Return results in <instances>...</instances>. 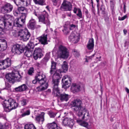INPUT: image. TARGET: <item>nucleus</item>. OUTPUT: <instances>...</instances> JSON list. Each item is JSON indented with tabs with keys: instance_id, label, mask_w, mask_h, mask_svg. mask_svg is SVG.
I'll return each mask as SVG.
<instances>
[{
	"instance_id": "nucleus-1",
	"label": "nucleus",
	"mask_w": 129,
	"mask_h": 129,
	"mask_svg": "<svg viewBox=\"0 0 129 129\" xmlns=\"http://www.w3.org/2000/svg\"><path fill=\"white\" fill-rule=\"evenodd\" d=\"M56 63L54 61L51 62V70L50 73L52 74L55 72L54 74L52 80V85L53 86L52 93L56 96H59L60 100L62 101L67 102L70 98V95L65 93H60L58 87L59 80L61 78L60 74L61 72L60 70H56Z\"/></svg>"
},
{
	"instance_id": "nucleus-2",
	"label": "nucleus",
	"mask_w": 129,
	"mask_h": 129,
	"mask_svg": "<svg viewBox=\"0 0 129 129\" xmlns=\"http://www.w3.org/2000/svg\"><path fill=\"white\" fill-rule=\"evenodd\" d=\"M82 105L81 101L79 99L74 100L71 103V108L74 111L78 112L77 114L79 116L82 114L83 108Z\"/></svg>"
},
{
	"instance_id": "nucleus-3",
	"label": "nucleus",
	"mask_w": 129,
	"mask_h": 129,
	"mask_svg": "<svg viewBox=\"0 0 129 129\" xmlns=\"http://www.w3.org/2000/svg\"><path fill=\"white\" fill-rule=\"evenodd\" d=\"M2 104L4 107L8 109L9 111L12 109H16L18 105L15 100L12 99L5 100L2 102Z\"/></svg>"
},
{
	"instance_id": "nucleus-4",
	"label": "nucleus",
	"mask_w": 129,
	"mask_h": 129,
	"mask_svg": "<svg viewBox=\"0 0 129 129\" xmlns=\"http://www.w3.org/2000/svg\"><path fill=\"white\" fill-rule=\"evenodd\" d=\"M6 78L10 82L14 83L16 81H20L21 80L22 77L19 74V72L17 71L15 73L6 74Z\"/></svg>"
},
{
	"instance_id": "nucleus-5",
	"label": "nucleus",
	"mask_w": 129,
	"mask_h": 129,
	"mask_svg": "<svg viewBox=\"0 0 129 129\" xmlns=\"http://www.w3.org/2000/svg\"><path fill=\"white\" fill-rule=\"evenodd\" d=\"M57 54L59 58L63 59L67 58L69 56V50L65 47L60 45L58 47Z\"/></svg>"
},
{
	"instance_id": "nucleus-6",
	"label": "nucleus",
	"mask_w": 129,
	"mask_h": 129,
	"mask_svg": "<svg viewBox=\"0 0 129 129\" xmlns=\"http://www.w3.org/2000/svg\"><path fill=\"white\" fill-rule=\"evenodd\" d=\"M48 17V13L46 11H44L38 17L39 22L45 24L47 27H49L50 24V22Z\"/></svg>"
},
{
	"instance_id": "nucleus-7",
	"label": "nucleus",
	"mask_w": 129,
	"mask_h": 129,
	"mask_svg": "<svg viewBox=\"0 0 129 129\" xmlns=\"http://www.w3.org/2000/svg\"><path fill=\"white\" fill-rule=\"evenodd\" d=\"M22 15L20 18H16L13 22L14 25L17 27H21L25 22L26 18L27 16L26 13H21Z\"/></svg>"
},
{
	"instance_id": "nucleus-8",
	"label": "nucleus",
	"mask_w": 129,
	"mask_h": 129,
	"mask_svg": "<svg viewBox=\"0 0 129 129\" xmlns=\"http://www.w3.org/2000/svg\"><path fill=\"white\" fill-rule=\"evenodd\" d=\"M18 35L24 41H26L29 39L30 36V34L27 29H20L18 31Z\"/></svg>"
},
{
	"instance_id": "nucleus-9",
	"label": "nucleus",
	"mask_w": 129,
	"mask_h": 129,
	"mask_svg": "<svg viewBox=\"0 0 129 129\" xmlns=\"http://www.w3.org/2000/svg\"><path fill=\"white\" fill-rule=\"evenodd\" d=\"M24 51V49L21 46L18 44L14 45L12 48V52L14 54H20Z\"/></svg>"
},
{
	"instance_id": "nucleus-10",
	"label": "nucleus",
	"mask_w": 129,
	"mask_h": 129,
	"mask_svg": "<svg viewBox=\"0 0 129 129\" xmlns=\"http://www.w3.org/2000/svg\"><path fill=\"white\" fill-rule=\"evenodd\" d=\"M13 7L9 3H7L2 7L1 11L4 14L9 13L13 10Z\"/></svg>"
},
{
	"instance_id": "nucleus-11",
	"label": "nucleus",
	"mask_w": 129,
	"mask_h": 129,
	"mask_svg": "<svg viewBox=\"0 0 129 129\" xmlns=\"http://www.w3.org/2000/svg\"><path fill=\"white\" fill-rule=\"evenodd\" d=\"M80 35L76 31L72 32L69 37L70 41L74 43H77L80 39Z\"/></svg>"
},
{
	"instance_id": "nucleus-12",
	"label": "nucleus",
	"mask_w": 129,
	"mask_h": 129,
	"mask_svg": "<svg viewBox=\"0 0 129 129\" xmlns=\"http://www.w3.org/2000/svg\"><path fill=\"white\" fill-rule=\"evenodd\" d=\"M35 79L37 81V82L41 84L46 83L45 76L42 73H39L37 74L35 77Z\"/></svg>"
},
{
	"instance_id": "nucleus-13",
	"label": "nucleus",
	"mask_w": 129,
	"mask_h": 129,
	"mask_svg": "<svg viewBox=\"0 0 129 129\" xmlns=\"http://www.w3.org/2000/svg\"><path fill=\"white\" fill-rule=\"evenodd\" d=\"M72 5L69 2L64 1L60 7L61 9L63 11H70L72 8Z\"/></svg>"
},
{
	"instance_id": "nucleus-14",
	"label": "nucleus",
	"mask_w": 129,
	"mask_h": 129,
	"mask_svg": "<svg viewBox=\"0 0 129 129\" xmlns=\"http://www.w3.org/2000/svg\"><path fill=\"white\" fill-rule=\"evenodd\" d=\"M33 56L34 58L37 60L38 58H41L43 56L42 50L40 48L38 47L35 49Z\"/></svg>"
},
{
	"instance_id": "nucleus-15",
	"label": "nucleus",
	"mask_w": 129,
	"mask_h": 129,
	"mask_svg": "<svg viewBox=\"0 0 129 129\" xmlns=\"http://www.w3.org/2000/svg\"><path fill=\"white\" fill-rule=\"evenodd\" d=\"M71 78L68 75H66L64 76L62 80L63 83V86H66L67 87H69L71 83Z\"/></svg>"
},
{
	"instance_id": "nucleus-16",
	"label": "nucleus",
	"mask_w": 129,
	"mask_h": 129,
	"mask_svg": "<svg viewBox=\"0 0 129 129\" xmlns=\"http://www.w3.org/2000/svg\"><path fill=\"white\" fill-rule=\"evenodd\" d=\"M62 124L64 126L67 125L71 127L74 125V123L73 119L70 118H66L63 120Z\"/></svg>"
},
{
	"instance_id": "nucleus-17",
	"label": "nucleus",
	"mask_w": 129,
	"mask_h": 129,
	"mask_svg": "<svg viewBox=\"0 0 129 129\" xmlns=\"http://www.w3.org/2000/svg\"><path fill=\"white\" fill-rule=\"evenodd\" d=\"M81 89L80 84L76 83H73L71 87V90L74 93L80 91Z\"/></svg>"
},
{
	"instance_id": "nucleus-18",
	"label": "nucleus",
	"mask_w": 129,
	"mask_h": 129,
	"mask_svg": "<svg viewBox=\"0 0 129 129\" xmlns=\"http://www.w3.org/2000/svg\"><path fill=\"white\" fill-rule=\"evenodd\" d=\"M45 113L42 112L41 114L39 115H37L35 118V120L37 122L41 124H42L44 120Z\"/></svg>"
},
{
	"instance_id": "nucleus-19",
	"label": "nucleus",
	"mask_w": 129,
	"mask_h": 129,
	"mask_svg": "<svg viewBox=\"0 0 129 129\" xmlns=\"http://www.w3.org/2000/svg\"><path fill=\"white\" fill-rule=\"evenodd\" d=\"M2 61L4 69L8 68L11 65V59L9 58L2 60Z\"/></svg>"
},
{
	"instance_id": "nucleus-20",
	"label": "nucleus",
	"mask_w": 129,
	"mask_h": 129,
	"mask_svg": "<svg viewBox=\"0 0 129 129\" xmlns=\"http://www.w3.org/2000/svg\"><path fill=\"white\" fill-rule=\"evenodd\" d=\"M39 42L42 44L45 45L47 44V35H42L38 38Z\"/></svg>"
},
{
	"instance_id": "nucleus-21",
	"label": "nucleus",
	"mask_w": 129,
	"mask_h": 129,
	"mask_svg": "<svg viewBox=\"0 0 129 129\" xmlns=\"http://www.w3.org/2000/svg\"><path fill=\"white\" fill-rule=\"evenodd\" d=\"M13 21H11L5 22L4 23L5 26V29L7 30H13V26L12 25L13 23Z\"/></svg>"
},
{
	"instance_id": "nucleus-22",
	"label": "nucleus",
	"mask_w": 129,
	"mask_h": 129,
	"mask_svg": "<svg viewBox=\"0 0 129 129\" xmlns=\"http://www.w3.org/2000/svg\"><path fill=\"white\" fill-rule=\"evenodd\" d=\"M23 113L21 114L22 117H24L26 115H29L30 113V110L29 107H26L22 109L21 111Z\"/></svg>"
},
{
	"instance_id": "nucleus-23",
	"label": "nucleus",
	"mask_w": 129,
	"mask_h": 129,
	"mask_svg": "<svg viewBox=\"0 0 129 129\" xmlns=\"http://www.w3.org/2000/svg\"><path fill=\"white\" fill-rule=\"evenodd\" d=\"M94 40L92 38L89 39L87 45V47L89 50H93L94 47Z\"/></svg>"
},
{
	"instance_id": "nucleus-24",
	"label": "nucleus",
	"mask_w": 129,
	"mask_h": 129,
	"mask_svg": "<svg viewBox=\"0 0 129 129\" xmlns=\"http://www.w3.org/2000/svg\"><path fill=\"white\" fill-rule=\"evenodd\" d=\"M47 126L48 129H62L60 127L58 126L55 122L47 124Z\"/></svg>"
},
{
	"instance_id": "nucleus-25",
	"label": "nucleus",
	"mask_w": 129,
	"mask_h": 129,
	"mask_svg": "<svg viewBox=\"0 0 129 129\" xmlns=\"http://www.w3.org/2000/svg\"><path fill=\"white\" fill-rule=\"evenodd\" d=\"M36 25V21L35 20L32 19L29 20L27 25L28 27L34 29Z\"/></svg>"
},
{
	"instance_id": "nucleus-26",
	"label": "nucleus",
	"mask_w": 129,
	"mask_h": 129,
	"mask_svg": "<svg viewBox=\"0 0 129 129\" xmlns=\"http://www.w3.org/2000/svg\"><path fill=\"white\" fill-rule=\"evenodd\" d=\"M48 86L47 83H44L37 87V89L38 91H41L47 89Z\"/></svg>"
},
{
	"instance_id": "nucleus-27",
	"label": "nucleus",
	"mask_w": 129,
	"mask_h": 129,
	"mask_svg": "<svg viewBox=\"0 0 129 129\" xmlns=\"http://www.w3.org/2000/svg\"><path fill=\"white\" fill-rule=\"evenodd\" d=\"M84 112V114L83 116L82 117V119H84L85 118V117L86 118L85 120H87L88 118L89 117V112L88 111L86 110L85 109H83V110L82 111V114L80 116L82 115L83 114V113Z\"/></svg>"
},
{
	"instance_id": "nucleus-28",
	"label": "nucleus",
	"mask_w": 129,
	"mask_h": 129,
	"mask_svg": "<svg viewBox=\"0 0 129 129\" xmlns=\"http://www.w3.org/2000/svg\"><path fill=\"white\" fill-rule=\"evenodd\" d=\"M77 122L81 125L86 127H87L88 126V124L87 122L83 121L81 120H77Z\"/></svg>"
},
{
	"instance_id": "nucleus-29",
	"label": "nucleus",
	"mask_w": 129,
	"mask_h": 129,
	"mask_svg": "<svg viewBox=\"0 0 129 129\" xmlns=\"http://www.w3.org/2000/svg\"><path fill=\"white\" fill-rule=\"evenodd\" d=\"M13 19V17L11 16L10 15H5L4 17V21H3L4 23L6 21H11L12 20V19Z\"/></svg>"
},
{
	"instance_id": "nucleus-30",
	"label": "nucleus",
	"mask_w": 129,
	"mask_h": 129,
	"mask_svg": "<svg viewBox=\"0 0 129 129\" xmlns=\"http://www.w3.org/2000/svg\"><path fill=\"white\" fill-rule=\"evenodd\" d=\"M33 1L36 4H38L41 5L46 4L45 0H33Z\"/></svg>"
},
{
	"instance_id": "nucleus-31",
	"label": "nucleus",
	"mask_w": 129,
	"mask_h": 129,
	"mask_svg": "<svg viewBox=\"0 0 129 129\" xmlns=\"http://www.w3.org/2000/svg\"><path fill=\"white\" fill-rule=\"evenodd\" d=\"M25 129H36L34 125L33 124H27L25 125Z\"/></svg>"
},
{
	"instance_id": "nucleus-32",
	"label": "nucleus",
	"mask_w": 129,
	"mask_h": 129,
	"mask_svg": "<svg viewBox=\"0 0 129 129\" xmlns=\"http://www.w3.org/2000/svg\"><path fill=\"white\" fill-rule=\"evenodd\" d=\"M24 1L23 0H16L14 1L15 4L17 6L19 5H21L23 4Z\"/></svg>"
},
{
	"instance_id": "nucleus-33",
	"label": "nucleus",
	"mask_w": 129,
	"mask_h": 129,
	"mask_svg": "<svg viewBox=\"0 0 129 129\" xmlns=\"http://www.w3.org/2000/svg\"><path fill=\"white\" fill-rule=\"evenodd\" d=\"M28 102V100L25 99H23L20 101V104L22 106H26Z\"/></svg>"
},
{
	"instance_id": "nucleus-34",
	"label": "nucleus",
	"mask_w": 129,
	"mask_h": 129,
	"mask_svg": "<svg viewBox=\"0 0 129 129\" xmlns=\"http://www.w3.org/2000/svg\"><path fill=\"white\" fill-rule=\"evenodd\" d=\"M62 67L64 72H65L67 71L68 68L67 63L66 61L63 62V64L62 65Z\"/></svg>"
},
{
	"instance_id": "nucleus-35",
	"label": "nucleus",
	"mask_w": 129,
	"mask_h": 129,
	"mask_svg": "<svg viewBox=\"0 0 129 129\" xmlns=\"http://www.w3.org/2000/svg\"><path fill=\"white\" fill-rule=\"evenodd\" d=\"M19 12H25V13H26L27 14V10L24 7H18L17 8ZM22 13H24L23 12Z\"/></svg>"
},
{
	"instance_id": "nucleus-36",
	"label": "nucleus",
	"mask_w": 129,
	"mask_h": 129,
	"mask_svg": "<svg viewBox=\"0 0 129 129\" xmlns=\"http://www.w3.org/2000/svg\"><path fill=\"white\" fill-rule=\"evenodd\" d=\"M56 112H54L51 111H50L48 112V114L50 118H54L56 116L57 114Z\"/></svg>"
},
{
	"instance_id": "nucleus-37",
	"label": "nucleus",
	"mask_w": 129,
	"mask_h": 129,
	"mask_svg": "<svg viewBox=\"0 0 129 129\" xmlns=\"http://www.w3.org/2000/svg\"><path fill=\"white\" fill-rule=\"evenodd\" d=\"M7 47V45L6 43L1 44H0V50L3 51L5 50L6 49Z\"/></svg>"
},
{
	"instance_id": "nucleus-38",
	"label": "nucleus",
	"mask_w": 129,
	"mask_h": 129,
	"mask_svg": "<svg viewBox=\"0 0 129 129\" xmlns=\"http://www.w3.org/2000/svg\"><path fill=\"white\" fill-rule=\"evenodd\" d=\"M27 47L29 49H33L34 47V44L32 42H29L28 44Z\"/></svg>"
},
{
	"instance_id": "nucleus-39",
	"label": "nucleus",
	"mask_w": 129,
	"mask_h": 129,
	"mask_svg": "<svg viewBox=\"0 0 129 129\" xmlns=\"http://www.w3.org/2000/svg\"><path fill=\"white\" fill-rule=\"evenodd\" d=\"M13 14L14 15L16 16H18L20 15V12L18 10H14L13 11Z\"/></svg>"
},
{
	"instance_id": "nucleus-40",
	"label": "nucleus",
	"mask_w": 129,
	"mask_h": 129,
	"mask_svg": "<svg viewBox=\"0 0 129 129\" xmlns=\"http://www.w3.org/2000/svg\"><path fill=\"white\" fill-rule=\"evenodd\" d=\"M25 55L28 57H31L32 55V52L29 51H26L25 53Z\"/></svg>"
},
{
	"instance_id": "nucleus-41",
	"label": "nucleus",
	"mask_w": 129,
	"mask_h": 129,
	"mask_svg": "<svg viewBox=\"0 0 129 129\" xmlns=\"http://www.w3.org/2000/svg\"><path fill=\"white\" fill-rule=\"evenodd\" d=\"M78 13L77 14V15L80 18H82V12L80 9L79 8H78Z\"/></svg>"
},
{
	"instance_id": "nucleus-42",
	"label": "nucleus",
	"mask_w": 129,
	"mask_h": 129,
	"mask_svg": "<svg viewBox=\"0 0 129 129\" xmlns=\"http://www.w3.org/2000/svg\"><path fill=\"white\" fill-rule=\"evenodd\" d=\"M21 88L22 91L25 90L27 88V87L26 85L25 84H23L20 86Z\"/></svg>"
},
{
	"instance_id": "nucleus-43",
	"label": "nucleus",
	"mask_w": 129,
	"mask_h": 129,
	"mask_svg": "<svg viewBox=\"0 0 129 129\" xmlns=\"http://www.w3.org/2000/svg\"><path fill=\"white\" fill-rule=\"evenodd\" d=\"M72 52L73 53V54L75 56L78 57L79 56V54L77 50L75 49L73 50Z\"/></svg>"
},
{
	"instance_id": "nucleus-44",
	"label": "nucleus",
	"mask_w": 129,
	"mask_h": 129,
	"mask_svg": "<svg viewBox=\"0 0 129 129\" xmlns=\"http://www.w3.org/2000/svg\"><path fill=\"white\" fill-rule=\"evenodd\" d=\"M34 71V69L32 68H30L28 71V73L29 75H31L33 73Z\"/></svg>"
},
{
	"instance_id": "nucleus-45",
	"label": "nucleus",
	"mask_w": 129,
	"mask_h": 129,
	"mask_svg": "<svg viewBox=\"0 0 129 129\" xmlns=\"http://www.w3.org/2000/svg\"><path fill=\"white\" fill-rule=\"evenodd\" d=\"M0 129H7L5 125L3 124L0 122Z\"/></svg>"
},
{
	"instance_id": "nucleus-46",
	"label": "nucleus",
	"mask_w": 129,
	"mask_h": 129,
	"mask_svg": "<svg viewBox=\"0 0 129 129\" xmlns=\"http://www.w3.org/2000/svg\"><path fill=\"white\" fill-rule=\"evenodd\" d=\"M70 27L69 28V29L71 30L73 29L74 28H75L76 25H75L72 24H70Z\"/></svg>"
},
{
	"instance_id": "nucleus-47",
	"label": "nucleus",
	"mask_w": 129,
	"mask_h": 129,
	"mask_svg": "<svg viewBox=\"0 0 129 129\" xmlns=\"http://www.w3.org/2000/svg\"><path fill=\"white\" fill-rule=\"evenodd\" d=\"M15 90L17 91H22L20 86L16 87L15 88Z\"/></svg>"
},
{
	"instance_id": "nucleus-48",
	"label": "nucleus",
	"mask_w": 129,
	"mask_h": 129,
	"mask_svg": "<svg viewBox=\"0 0 129 129\" xmlns=\"http://www.w3.org/2000/svg\"><path fill=\"white\" fill-rule=\"evenodd\" d=\"M95 55V53H94L93 54L92 56H90L88 57L86 59L85 61L86 62H88V59H91V58L92 57H94V55Z\"/></svg>"
},
{
	"instance_id": "nucleus-49",
	"label": "nucleus",
	"mask_w": 129,
	"mask_h": 129,
	"mask_svg": "<svg viewBox=\"0 0 129 129\" xmlns=\"http://www.w3.org/2000/svg\"><path fill=\"white\" fill-rule=\"evenodd\" d=\"M127 16L126 15H124L122 17H119L118 18V20H123L125 19Z\"/></svg>"
},
{
	"instance_id": "nucleus-50",
	"label": "nucleus",
	"mask_w": 129,
	"mask_h": 129,
	"mask_svg": "<svg viewBox=\"0 0 129 129\" xmlns=\"http://www.w3.org/2000/svg\"><path fill=\"white\" fill-rule=\"evenodd\" d=\"M63 31L64 34L67 35L69 33V31L67 30L66 28H64L63 30H62Z\"/></svg>"
},
{
	"instance_id": "nucleus-51",
	"label": "nucleus",
	"mask_w": 129,
	"mask_h": 129,
	"mask_svg": "<svg viewBox=\"0 0 129 129\" xmlns=\"http://www.w3.org/2000/svg\"><path fill=\"white\" fill-rule=\"evenodd\" d=\"M4 69L2 60L0 61V70Z\"/></svg>"
},
{
	"instance_id": "nucleus-52",
	"label": "nucleus",
	"mask_w": 129,
	"mask_h": 129,
	"mask_svg": "<svg viewBox=\"0 0 129 129\" xmlns=\"http://www.w3.org/2000/svg\"><path fill=\"white\" fill-rule=\"evenodd\" d=\"M100 10H101L102 11L103 13L104 12V6L103 5H102L100 9Z\"/></svg>"
},
{
	"instance_id": "nucleus-53",
	"label": "nucleus",
	"mask_w": 129,
	"mask_h": 129,
	"mask_svg": "<svg viewBox=\"0 0 129 129\" xmlns=\"http://www.w3.org/2000/svg\"><path fill=\"white\" fill-rule=\"evenodd\" d=\"M53 2L54 5L56 6L57 2V0H51Z\"/></svg>"
},
{
	"instance_id": "nucleus-54",
	"label": "nucleus",
	"mask_w": 129,
	"mask_h": 129,
	"mask_svg": "<svg viewBox=\"0 0 129 129\" xmlns=\"http://www.w3.org/2000/svg\"><path fill=\"white\" fill-rule=\"evenodd\" d=\"M97 7L98 9V14H99L100 13V11L99 10V2H97Z\"/></svg>"
},
{
	"instance_id": "nucleus-55",
	"label": "nucleus",
	"mask_w": 129,
	"mask_h": 129,
	"mask_svg": "<svg viewBox=\"0 0 129 129\" xmlns=\"http://www.w3.org/2000/svg\"><path fill=\"white\" fill-rule=\"evenodd\" d=\"M78 8L77 9L76 8H75L73 10L74 12L75 13H76L77 11L78 12Z\"/></svg>"
},
{
	"instance_id": "nucleus-56",
	"label": "nucleus",
	"mask_w": 129,
	"mask_h": 129,
	"mask_svg": "<svg viewBox=\"0 0 129 129\" xmlns=\"http://www.w3.org/2000/svg\"><path fill=\"white\" fill-rule=\"evenodd\" d=\"M37 82V81L36 79L35 80H34L32 81L33 83L34 84H36Z\"/></svg>"
},
{
	"instance_id": "nucleus-57",
	"label": "nucleus",
	"mask_w": 129,
	"mask_h": 129,
	"mask_svg": "<svg viewBox=\"0 0 129 129\" xmlns=\"http://www.w3.org/2000/svg\"><path fill=\"white\" fill-rule=\"evenodd\" d=\"M50 56L48 54H47L46 55V57L47 59H48L49 58Z\"/></svg>"
},
{
	"instance_id": "nucleus-58",
	"label": "nucleus",
	"mask_w": 129,
	"mask_h": 129,
	"mask_svg": "<svg viewBox=\"0 0 129 129\" xmlns=\"http://www.w3.org/2000/svg\"><path fill=\"white\" fill-rule=\"evenodd\" d=\"M125 90L127 93H129V89L128 88L126 87L125 88Z\"/></svg>"
},
{
	"instance_id": "nucleus-59",
	"label": "nucleus",
	"mask_w": 129,
	"mask_h": 129,
	"mask_svg": "<svg viewBox=\"0 0 129 129\" xmlns=\"http://www.w3.org/2000/svg\"><path fill=\"white\" fill-rule=\"evenodd\" d=\"M91 3L92 4V8H94V6H93V2L92 0H91Z\"/></svg>"
},
{
	"instance_id": "nucleus-60",
	"label": "nucleus",
	"mask_w": 129,
	"mask_h": 129,
	"mask_svg": "<svg viewBox=\"0 0 129 129\" xmlns=\"http://www.w3.org/2000/svg\"><path fill=\"white\" fill-rule=\"evenodd\" d=\"M123 31L124 34H126L127 32V30H125V29H124L123 30Z\"/></svg>"
},
{
	"instance_id": "nucleus-61",
	"label": "nucleus",
	"mask_w": 129,
	"mask_h": 129,
	"mask_svg": "<svg viewBox=\"0 0 129 129\" xmlns=\"http://www.w3.org/2000/svg\"><path fill=\"white\" fill-rule=\"evenodd\" d=\"M92 12L94 14V15H95V10L94 9V8H93V9H92Z\"/></svg>"
},
{
	"instance_id": "nucleus-62",
	"label": "nucleus",
	"mask_w": 129,
	"mask_h": 129,
	"mask_svg": "<svg viewBox=\"0 0 129 129\" xmlns=\"http://www.w3.org/2000/svg\"><path fill=\"white\" fill-rule=\"evenodd\" d=\"M10 85H9L8 87H6V88H5V89H8V90L9 89H10Z\"/></svg>"
},
{
	"instance_id": "nucleus-63",
	"label": "nucleus",
	"mask_w": 129,
	"mask_h": 129,
	"mask_svg": "<svg viewBox=\"0 0 129 129\" xmlns=\"http://www.w3.org/2000/svg\"><path fill=\"white\" fill-rule=\"evenodd\" d=\"M34 14L36 16H38L37 13L36 12H35L34 13Z\"/></svg>"
},
{
	"instance_id": "nucleus-64",
	"label": "nucleus",
	"mask_w": 129,
	"mask_h": 129,
	"mask_svg": "<svg viewBox=\"0 0 129 129\" xmlns=\"http://www.w3.org/2000/svg\"><path fill=\"white\" fill-rule=\"evenodd\" d=\"M125 7H126V6H125V4H124V10L125 11Z\"/></svg>"
}]
</instances>
